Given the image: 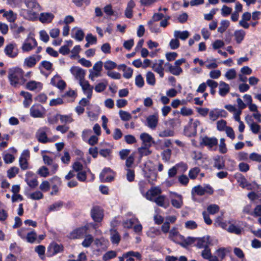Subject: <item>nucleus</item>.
<instances>
[{
	"instance_id": "nucleus-1",
	"label": "nucleus",
	"mask_w": 261,
	"mask_h": 261,
	"mask_svg": "<svg viewBox=\"0 0 261 261\" xmlns=\"http://www.w3.org/2000/svg\"><path fill=\"white\" fill-rule=\"evenodd\" d=\"M8 78L10 85L14 87L23 85L27 81L24 78L23 70L18 67L9 69Z\"/></svg>"
},
{
	"instance_id": "nucleus-2",
	"label": "nucleus",
	"mask_w": 261,
	"mask_h": 261,
	"mask_svg": "<svg viewBox=\"0 0 261 261\" xmlns=\"http://www.w3.org/2000/svg\"><path fill=\"white\" fill-rule=\"evenodd\" d=\"M24 3L28 8L23 10L25 13L24 17L30 20H35L38 18V12L40 10V6L36 0H24Z\"/></svg>"
},
{
	"instance_id": "nucleus-3",
	"label": "nucleus",
	"mask_w": 261,
	"mask_h": 261,
	"mask_svg": "<svg viewBox=\"0 0 261 261\" xmlns=\"http://www.w3.org/2000/svg\"><path fill=\"white\" fill-rule=\"evenodd\" d=\"M48 130L49 128L48 127L46 126H44L40 128L37 131L36 134V137L40 143L44 144L54 141L52 139L49 138L47 136L46 133Z\"/></svg>"
},
{
	"instance_id": "nucleus-4",
	"label": "nucleus",
	"mask_w": 261,
	"mask_h": 261,
	"mask_svg": "<svg viewBox=\"0 0 261 261\" xmlns=\"http://www.w3.org/2000/svg\"><path fill=\"white\" fill-rule=\"evenodd\" d=\"M192 194L195 193L197 195L202 196L205 193L212 194L213 193L212 188L209 186L202 187L200 185L194 187L192 190Z\"/></svg>"
},
{
	"instance_id": "nucleus-5",
	"label": "nucleus",
	"mask_w": 261,
	"mask_h": 261,
	"mask_svg": "<svg viewBox=\"0 0 261 261\" xmlns=\"http://www.w3.org/2000/svg\"><path fill=\"white\" fill-rule=\"evenodd\" d=\"M4 53L8 57L14 58L18 54V49L16 44L9 43L4 48Z\"/></svg>"
},
{
	"instance_id": "nucleus-6",
	"label": "nucleus",
	"mask_w": 261,
	"mask_h": 261,
	"mask_svg": "<svg viewBox=\"0 0 261 261\" xmlns=\"http://www.w3.org/2000/svg\"><path fill=\"white\" fill-rule=\"evenodd\" d=\"M44 114V109L40 105H34L30 108V115L34 118H42Z\"/></svg>"
},
{
	"instance_id": "nucleus-7",
	"label": "nucleus",
	"mask_w": 261,
	"mask_h": 261,
	"mask_svg": "<svg viewBox=\"0 0 261 261\" xmlns=\"http://www.w3.org/2000/svg\"><path fill=\"white\" fill-rule=\"evenodd\" d=\"M88 228L87 226L76 228L70 233L69 237L71 239L83 238L87 233Z\"/></svg>"
},
{
	"instance_id": "nucleus-8",
	"label": "nucleus",
	"mask_w": 261,
	"mask_h": 261,
	"mask_svg": "<svg viewBox=\"0 0 261 261\" xmlns=\"http://www.w3.org/2000/svg\"><path fill=\"white\" fill-rule=\"evenodd\" d=\"M82 90L88 99H90L92 95L93 87L90 85L89 82L86 80L79 82Z\"/></svg>"
},
{
	"instance_id": "nucleus-9",
	"label": "nucleus",
	"mask_w": 261,
	"mask_h": 261,
	"mask_svg": "<svg viewBox=\"0 0 261 261\" xmlns=\"http://www.w3.org/2000/svg\"><path fill=\"white\" fill-rule=\"evenodd\" d=\"M200 144L201 145L207 146L208 148H212L218 144V140L215 137H208L205 136L200 138Z\"/></svg>"
},
{
	"instance_id": "nucleus-10",
	"label": "nucleus",
	"mask_w": 261,
	"mask_h": 261,
	"mask_svg": "<svg viewBox=\"0 0 261 261\" xmlns=\"http://www.w3.org/2000/svg\"><path fill=\"white\" fill-rule=\"evenodd\" d=\"M37 45L35 39L33 37H28L23 43L22 50L23 52H28L32 50Z\"/></svg>"
},
{
	"instance_id": "nucleus-11",
	"label": "nucleus",
	"mask_w": 261,
	"mask_h": 261,
	"mask_svg": "<svg viewBox=\"0 0 261 261\" xmlns=\"http://www.w3.org/2000/svg\"><path fill=\"white\" fill-rule=\"evenodd\" d=\"M70 71L72 74L77 80L79 81V82L85 80V71L81 68L77 66H73L70 68Z\"/></svg>"
},
{
	"instance_id": "nucleus-12",
	"label": "nucleus",
	"mask_w": 261,
	"mask_h": 261,
	"mask_svg": "<svg viewBox=\"0 0 261 261\" xmlns=\"http://www.w3.org/2000/svg\"><path fill=\"white\" fill-rule=\"evenodd\" d=\"M91 217L94 221L100 222L103 217V211L98 206H94L91 210Z\"/></svg>"
},
{
	"instance_id": "nucleus-13",
	"label": "nucleus",
	"mask_w": 261,
	"mask_h": 261,
	"mask_svg": "<svg viewBox=\"0 0 261 261\" xmlns=\"http://www.w3.org/2000/svg\"><path fill=\"white\" fill-rule=\"evenodd\" d=\"M159 122V115L154 114L148 116L146 118V125L152 129H154L158 125Z\"/></svg>"
},
{
	"instance_id": "nucleus-14",
	"label": "nucleus",
	"mask_w": 261,
	"mask_h": 261,
	"mask_svg": "<svg viewBox=\"0 0 261 261\" xmlns=\"http://www.w3.org/2000/svg\"><path fill=\"white\" fill-rule=\"evenodd\" d=\"M43 87V84L39 82L35 81H30L26 84L25 88L33 91L39 92L41 90Z\"/></svg>"
},
{
	"instance_id": "nucleus-15",
	"label": "nucleus",
	"mask_w": 261,
	"mask_h": 261,
	"mask_svg": "<svg viewBox=\"0 0 261 261\" xmlns=\"http://www.w3.org/2000/svg\"><path fill=\"white\" fill-rule=\"evenodd\" d=\"M179 167H182L184 171H186L187 168V165L183 163H180L176 164L175 166L169 169L168 172V175L169 178L174 177L177 173V170Z\"/></svg>"
},
{
	"instance_id": "nucleus-16",
	"label": "nucleus",
	"mask_w": 261,
	"mask_h": 261,
	"mask_svg": "<svg viewBox=\"0 0 261 261\" xmlns=\"http://www.w3.org/2000/svg\"><path fill=\"white\" fill-rule=\"evenodd\" d=\"M41 59L40 55H33L26 58L24 61V65L28 67H32L34 66L36 63Z\"/></svg>"
},
{
	"instance_id": "nucleus-17",
	"label": "nucleus",
	"mask_w": 261,
	"mask_h": 261,
	"mask_svg": "<svg viewBox=\"0 0 261 261\" xmlns=\"http://www.w3.org/2000/svg\"><path fill=\"white\" fill-rule=\"evenodd\" d=\"M50 83L59 89L63 90L65 89L66 84L58 75H55L51 80Z\"/></svg>"
},
{
	"instance_id": "nucleus-18",
	"label": "nucleus",
	"mask_w": 261,
	"mask_h": 261,
	"mask_svg": "<svg viewBox=\"0 0 261 261\" xmlns=\"http://www.w3.org/2000/svg\"><path fill=\"white\" fill-rule=\"evenodd\" d=\"M227 253L226 248H220L215 252L216 255H214L211 261H222L225 257Z\"/></svg>"
},
{
	"instance_id": "nucleus-19",
	"label": "nucleus",
	"mask_w": 261,
	"mask_h": 261,
	"mask_svg": "<svg viewBox=\"0 0 261 261\" xmlns=\"http://www.w3.org/2000/svg\"><path fill=\"white\" fill-rule=\"evenodd\" d=\"M209 236L203 237L197 240L196 246L199 248H205L211 244Z\"/></svg>"
},
{
	"instance_id": "nucleus-20",
	"label": "nucleus",
	"mask_w": 261,
	"mask_h": 261,
	"mask_svg": "<svg viewBox=\"0 0 261 261\" xmlns=\"http://www.w3.org/2000/svg\"><path fill=\"white\" fill-rule=\"evenodd\" d=\"M230 91L229 85L224 82L221 81L219 85V94L221 96H225Z\"/></svg>"
},
{
	"instance_id": "nucleus-21",
	"label": "nucleus",
	"mask_w": 261,
	"mask_h": 261,
	"mask_svg": "<svg viewBox=\"0 0 261 261\" xmlns=\"http://www.w3.org/2000/svg\"><path fill=\"white\" fill-rule=\"evenodd\" d=\"M25 181L28 185V186L32 188H35L38 184V180L36 177H33V174L31 173H28L27 174V177L25 179Z\"/></svg>"
},
{
	"instance_id": "nucleus-22",
	"label": "nucleus",
	"mask_w": 261,
	"mask_h": 261,
	"mask_svg": "<svg viewBox=\"0 0 261 261\" xmlns=\"http://www.w3.org/2000/svg\"><path fill=\"white\" fill-rule=\"evenodd\" d=\"M245 35L246 32L244 30L242 29L236 30L234 32L233 36L236 43L238 44H241L244 39Z\"/></svg>"
},
{
	"instance_id": "nucleus-23",
	"label": "nucleus",
	"mask_w": 261,
	"mask_h": 261,
	"mask_svg": "<svg viewBox=\"0 0 261 261\" xmlns=\"http://www.w3.org/2000/svg\"><path fill=\"white\" fill-rule=\"evenodd\" d=\"M161 193L160 189L157 188H152L148 190L146 193V198L150 201H153L154 197Z\"/></svg>"
},
{
	"instance_id": "nucleus-24",
	"label": "nucleus",
	"mask_w": 261,
	"mask_h": 261,
	"mask_svg": "<svg viewBox=\"0 0 261 261\" xmlns=\"http://www.w3.org/2000/svg\"><path fill=\"white\" fill-rule=\"evenodd\" d=\"M20 95L24 98L23 102L24 107L28 108L32 102V95L30 93L24 91H21Z\"/></svg>"
},
{
	"instance_id": "nucleus-25",
	"label": "nucleus",
	"mask_w": 261,
	"mask_h": 261,
	"mask_svg": "<svg viewBox=\"0 0 261 261\" xmlns=\"http://www.w3.org/2000/svg\"><path fill=\"white\" fill-rule=\"evenodd\" d=\"M140 139L142 141L144 146H150L153 140L152 137L147 133H142L140 136Z\"/></svg>"
},
{
	"instance_id": "nucleus-26",
	"label": "nucleus",
	"mask_w": 261,
	"mask_h": 261,
	"mask_svg": "<svg viewBox=\"0 0 261 261\" xmlns=\"http://www.w3.org/2000/svg\"><path fill=\"white\" fill-rule=\"evenodd\" d=\"M54 18V15L51 13H41L39 16V20L42 23H49Z\"/></svg>"
},
{
	"instance_id": "nucleus-27",
	"label": "nucleus",
	"mask_w": 261,
	"mask_h": 261,
	"mask_svg": "<svg viewBox=\"0 0 261 261\" xmlns=\"http://www.w3.org/2000/svg\"><path fill=\"white\" fill-rule=\"evenodd\" d=\"M110 239L113 244L118 245L120 242L121 237L116 230L111 229L110 230Z\"/></svg>"
},
{
	"instance_id": "nucleus-28",
	"label": "nucleus",
	"mask_w": 261,
	"mask_h": 261,
	"mask_svg": "<svg viewBox=\"0 0 261 261\" xmlns=\"http://www.w3.org/2000/svg\"><path fill=\"white\" fill-rule=\"evenodd\" d=\"M135 6V3L133 0H130L127 3V7L125 10V16L130 18L133 16V9Z\"/></svg>"
},
{
	"instance_id": "nucleus-29",
	"label": "nucleus",
	"mask_w": 261,
	"mask_h": 261,
	"mask_svg": "<svg viewBox=\"0 0 261 261\" xmlns=\"http://www.w3.org/2000/svg\"><path fill=\"white\" fill-rule=\"evenodd\" d=\"M168 232L169 233V238L174 242H176V238L177 237H179L181 240L184 239V237L179 234L177 229L175 227L172 228Z\"/></svg>"
},
{
	"instance_id": "nucleus-30",
	"label": "nucleus",
	"mask_w": 261,
	"mask_h": 261,
	"mask_svg": "<svg viewBox=\"0 0 261 261\" xmlns=\"http://www.w3.org/2000/svg\"><path fill=\"white\" fill-rule=\"evenodd\" d=\"M190 36V34L188 31L181 32L180 31H175L174 32V37L177 39L185 40Z\"/></svg>"
},
{
	"instance_id": "nucleus-31",
	"label": "nucleus",
	"mask_w": 261,
	"mask_h": 261,
	"mask_svg": "<svg viewBox=\"0 0 261 261\" xmlns=\"http://www.w3.org/2000/svg\"><path fill=\"white\" fill-rule=\"evenodd\" d=\"M111 171L110 168H105L99 175V177L101 181L107 182L111 181L113 179L112 176H107L105 177L106 174Z\"/></svg>"
},
{
	"instance_id": "nucleus-32",
	"label": "nucleus",
	"mask_w": 261,
	"mask_h": 261,
	"mask_svg": "<svg viewBox=\"0 0 261 261\" xmlns=\"http://www.w3.org/2000/svg\"><path fill=\"white\" fill-rule=\"evenodd\" d=\"M146 80L147 83L152 86L155 85L156 80L154 74L151 71H148L146 74Z\"/></svg>"
},
{
	"instance_id": "nucleus-33",
	"label": "nucleus",
	"mask_w": 261,
	"mask_h": 261,
	"mask_svg": "<svg viewBox=\"0 0 261 261\" xmlns=\"http://www.w3.org/2000/svg\"><path fill=\"white\" fill-rule=\"evenodd\" d=\"M214 167L219 170L225 168V161L222 157L218 156L215 159Z\"/></svg>"
},
{
	"instance_id": "nucleus-34",
	"label": "nucleus",
	"mask_w": 261,
	"mask_h": 261,
	"mask_svg": "<svg viewBox=\"0 0 261 261\" xmlns=\"http://www.w3.org/2000/svg\"><path fill=\"white\" fill-rule=\"evenodd\" d=\"M166 65L169 66V71L175 75H178L182 72V70L180 67L173 66L169 63H166Z\"/></svg>"
},
{
	"instance_id": "nucleus-35",
	"label": "nucleus",
	"mask_w": 261,
	"mask_h": 261,
	"mask_svg": "<svg viewBox=\"0 0 261 261\" xmlns=\"http://www.w3.org/2000/svg\"><path fill=\"white\" fill-rule=\"evenodd\" d=\"M149 147L144 146L138 148V151L140 158L148 155L151 153L152 151L149 149Z\"/></svg>"
},
{
	"instance_id": "nucleus-36",
	"label": "nucleus",
	"mask_w": 261,
	"mask_h": 261,
	"mask_svg": "<svg viewBox=\"0 0 261 261\" xmlns=\"http://www.w3.org/2000/svg\"><path fill=\"white\" fill-rule=\"evenodd\" d=\"M171 202L173 206L180 208L183 205L182 196H178V198H171Z\"/></svg>"
},
{
	"instance_id": "nucleus-37",
	"label": "nucleus",
	"mask_w": 261,
	"mask_h": 261,
	"mask_svg": "<svg viewBox=\"0 0 261 261\" xmlns=\"http://www.w3.org/2000/svg\"><path fill=\"white\" fill-rule=\"evenodd\" d=\"M208 118L211 122L217 120L219 117L218 109L215 108L209 111Z\"/></svg>"
},
{
	"instance_id": "nucleus-38",
	"label": "nucleus",
	"mask_w": 261,
	"mask_h": 261,
	"mask_svg": "<svg viewBox=\"0 0 261 261\" xmlns=\"http://www.w3.org/2000/svg\"><path fill=\"white\" fill-rule=\"evenodd\" d=\"M165 199L166 197L164 195H160L154 199L152 201L155 202L159 206L166 208L167 205L165 204Z\"/></svg>"
},
{
	"instance_id": "nucleus-39",
	"label": "nucleus",
	"mask_w": 261,
	"mask_h": 261,
	"mask_svg": "<svg viewBox=\"0 0 261 261\" xmlns=\"http://www.w3.org/2000/svg\"><path fill=\"white\" fill-rule=\"evenodd\" d=\"M3 16L6 17L7 19L10 22H13L16 19L17 15L12 10L7 11L3 14Z\"/></svg>"
},
{
	"instance_id": "nucleus-40",
	"label": "nucleus",
	"mask_w": 261,
	"mask_h": 261,
	"mask_svg": "<svg viewBox=\"0 0 261 261\" xmlns=\"http://www.w3.org/2000/svg\"><path fill=\"white\" fill-rule=\"evenodd\" d=\"M138 222V219L136 218H132L130 219L124 220L122 224L124 227L126 228H130L132 227L134 224Z\"/></svg>"
},
{
	"instance_id": "nucleus-41",
	"label": "nucleus",
	"mask_w": 261,
	"mask_h": 261,
	"mask_svg": "<svg viewBox=\"0 0 261 261\" xmlns=\"http://www.w3.org/2000/svg\"><path fill=\"white\" fill-rule=\"evenodd\" d=\"M37 240V234L35 231H31L27 234V237L25 239L28 243H33Z\"/></svg>"
},
{
	"instance_id": "nucleus-42",
	"label": "nucleus",
	"mask_w": 261,
	"mask_h": 261,
	"mask_svg": "<svg viewBox=\"0 0 261 261\" xmlns=\"http://www.w3.org/2000/svg\"><path fill=\"white\" fill-rule=\"evenodd\" d=\"M122 66L123 67V76L127 79H130L133 75V70L130 67H127L125 65H122Z\"/></svg>"
},
{
	"instance_id": "nucleus-43",
	"label": "nucleus",
	"mask_w": 261,
	"mask_h": 261,
	"mask_svg": "<svg viewBox=\"0 0 261 261\" xmlns=\"http://www.w3.org/2000/svg\"><path fill=\"white\" fill-rule=\"evenodd\" d=\"M229 21L227 20H223L220 22V26L218 28V32L223 33L229 26Z\"/></svg>"
},
{
	"instance_id": "nucleus-44",
	"label": "nucleus",
	"mask_w": 261,
	"mask_h": 261,
	"mask_svg": "<svg viewBox=\"0 0 261 261\" xmlns=\"http://www.w3.org/2000/svg\"><path fill=\"white\" fill-rule=\"evenodd\" d=\"M171 153L172 150L170 149L164 150L161 153L162 160L166 162H168L171 159Z\"/></svg>"
},
{
	"instance_id": "nucleus-45",
	"label": "nucleus",
	"mask_w": 261,
	"mask_h": 261,
	"mask_svg": "<svg viewBox=\"0 0 261 261\" xmlns=\"http://www.w3.org/2000/svg\"><path fill=\"white\" fill-rule=\"evenodd\" d=\"M201 256L203 258L208 259L209 261H211L212 258L214 256L212 255L211 250L208 247L204 248V250L201 252Z\"/></svg>"
},
{
	"instance_id": "nucleus-46",
	"label": "nucleus",
	"mask_w": 261,
	"mask_h": 261,
	"mask_svg": "<svg viewBox=\"0 0 261 261\" xmlns=\"http://www.w3.org/2000/svg\"><path fill=\"white\" fill-rule=\"evenodd\" d=\"M93 241V237L90 234H88L86 236V238L82 242V244L84 247H88L90 246Z\"/></svg>"
},
{
	"instance_id": "nucleus-47",
	"label": "nucleus",
	"mask_w": 261,
	"mask_h": 261,
	"mask_svg": "<svg viewBox=\"0 0 261 261\" xmlns=\"http://www.w3.org/2000/svg\"><path fill=\"white\" fill-rule=\"evenodd\" d=\"M238 178V181L239 183L240 186L243 188L247 187L249 186L246 179L242 174H240Z\"/></svg>"
},
{
	"instance_id": "nucleus-48",
	"label": "nucleus",
	"mask_w": 261,
	"mask_h": 261,
	"mask_svg": "<svg viewBox=\"0 0 261 261\" xmlns=\"http://www.w3.org/2000/svg\"><path fill=\"white\" fill-rule=\"evenodd\" d=\"M116 63L111 60H108L104 63V67L107 70H112L116 68Z\"/></svg>"
},
{
	"instance_id": "nucleus-49",
	"label": "nucleus",
	"mask_w": 261,
	"mask_h": 261,
	"mask_svg": "<svg viewBox=\"0 0 261 261\" xmlns=\"http://www.w3.org/2000/svg\"><path fill=\"white\" fill-rule=\"evenodd\" d=\"M152 69L156 72V73H159L160 77H163L164 75V68L163 67H161L160 66L158 65L157 64H153L152 66Z\"/></svg>"
},
{
	"instance_id": "nucleus-50",
	"label": "nucleus",
	"mask_w": 261,
	"mask_h": 261,
	"mask_svg": "<svg viewBox=\"0 0 261 261\" xmlns=\"http://www.w3.org/2000/svg\"><path fill=\"white\" fill-rule=\"evenodd\" d=\"M19 169L16 167H11L7 171L8 177L10 178H12L16 176L18 173Z\"/></svg>"
},
{
	"instance_id": "nucleus-51",
	"label": "nucleus",
	"mask_w": 261,
	"mask_h": 261,
	"mask_svg": "<svg viewBox=\"0 0 261 261\" xmlns=\"http://www.w3.org/2000/svg\"><path fill=\"white\" fill-rule=\"evenodd\" d=\"M117 256V253L114 251H109L106 252L102 256V259L107 261L110 259L113 258Z\"/></svg>"
},
{
	"instance_id": "nucleus-52",
	"label": "nucleus",
	"mask_w": 261,
	"mask_h": 261,
	"mask_svg": "<svg viewBox=\"0 0 261 261\" xmlns=\"http://www.w3.org/2000/svg\"><path fill=\"white\" fill-rule=\"evenodd\" d=\"M41 177H46L49 175V172L48 168L45 166H42L39 168L37 172Z\"/></svg>"
},
{
	"instance_id": "nucleus-53",
	"label": "nucleus",
	"mask_w": 261,
	"mask_h": 261,
	"mask_svg": "<svg viewBox=\"0 0 261 261\" xmlns=\"http://www.w3.org/2000/svg\"><path fill=\"white\" fill-rule=\"evenodd\" d=\"M120 117L123 121H128L132 118L131 115L127 112L120 110L119 112Z\"/></svg>"
},
{
	"instance_id": "nucleus-54",
	"label": "nucleus",
	"mask_w": 261,
	"mask_h": 261,
	"mask_svg": "<svg viewBox=\"0 0 261 261\" xmlns=\"http://www.w3.org/2000/svg\"><path fill=\"white\" fill-rule=\"evenodd\" d=\"M207 211L209 214L214 215L219 211V206L217 204H211L207 207Z\"/></svg>"
},
{
	"instance_id": "nucleus-55",
	"label": "nucleus",
	"mask_w": 261,
	"mask_h": 261,
	"mask_svg": "<svg viewBox=\"0 0 261 261\" xmlns=\"http://www.w3.org/2000/svg\"><path fill=\"white\" fill-rule=\"evenodd\" d=\"M227 231L230 233H233L236 234H239L241 232V229L239 227L233 224H231L227 228Z\"/></svg>"
},
{
	"instance_id": "nucleus-56",
	"label": "nucleus",
	"mask_w": 261,
	"mask_h": 261,
	"mask_svg": "<svg viewBox=\"0 0 261 261\" xmlns=\"http://www.w3.org/2000/svg\"><path fill=\"white\" fill-rule=\"evenodd\" d=\"M60 119L61 122L63 124L69 123L72 122V119L68 115H62L59 114V119Z\"/></svg>"
},
{
	"instance_id": "nucleus-57",
	"label": "nucleus",
	"mask_w": 261,
	"mask_h": 261,
	"mask_svg": "<svg viewBox=\"0 0 261 261\" xmlns=\"http://www.w3.org/2000/svg\"><path fill=\"white\" fill-rule=\"evenodd\" d=\"M135 84L139 88H142L144 85V81L141 74L137 75L135 77Z\"/></svg>"
},
{
	"instance_id": "nucleus-58",
	"label": "nucleus",
	"mask_w": 261,
	"mask_h": 261,
	"mask_svg": "<svg viewBox=\"0 0 261 261\" xmlns=\"http://www.w3.org/2000/svg\"><path fill=\"white\" fill-rule=\"evenodd\" d=\"M237 75V73L234 69H229L225 73V76L228 80H232L236 78Z\"/></svg>"
},
{
	"instance_id": "nucleus-59",
	"label": "nucleus",
	"mask_w": 261,
	"mask_h": 261,
	"mask_svg": "<svg viewBox=\"0 0 261 261\" xmlns=\"http://www.w3.org/2000/svg\"><path fill=\"white\" fill-rule=\"evenodd\" d=\"M200 172V169L198 167H195L191 169L189 172V176L191 179H195Z\"/></svg>"
},
{
	"instance_id": "nucleus-60",
	"label": "nucleus",
	"mask_w": 261,
	"mask_h": 261,
	"mask_svg": "<svg viewBox=\"0 0 261 261\" xmlns=\"http://www.w3.org/2000/svg\"><path fill=\"white\" fill-rule=\"evenodd\" d=\"M107 82L106 83H100L97 84L95 86V90L97 92H101L103 91L107 88Z\"/></svg>"
},
{
	"instance_id": "nucleus-61",
	"label": "nucleus",
	"mask_w": 261,
	"mask_h": 261,
	"mask_svg": "<svg viewBox=\"0 0 261 261\" xmlns=\"http://www.w3.org/2000/svg\"><path fill=\"white\" fill-rule=\"evenodd\" d=\"M40 39L45 43H47L49 39V35L45 30H41L39 32Z\"/></svg>"
},
{
	"instance_id": "nucleus-62",
	"label": "nucleus",
	"mask_w": 261,
	"mask_h": 261,
	"mask_svg": "<svg viewBox=\"0 0 261 261\" xmlns=\"http://www.w3.org/2000/svg\"><path fill=\"white\" fill-rule=\"evenodd\" d=\"M180 113L184 116H188L192 115L193 112L191 109L184 107L181 108Z\"/></svg>"
},
{
	"instance_id": "nucleus-63",
	"label": "nucleus",
	"mask_w": 261,
	"mask_h": 261,
	"mask_svg": "<svg viewBox=\"0 0 261 261\" xmlns=\"http://www.w3.org/2000/svg\"><path fill=\"white\" fill-rule=\"evenodd\" d=\"M232 12V9L226 5L223 6L221 8V15L224 16H227Z\"/></svg>"
},
{
	"instance_id": "nucleus-64",
	"label": "nucleus",
	"mask_w": 261,
	"mask_h": 261,
	"mask_svg": "<svg viewBox=\"0 0 261 261\" xmlns=\"http://www.w3.org/2000/svg\"><path fill=\"white\" fill-rule=\"evenodd\" d=\"M251 216L256 217L261 216V204L257 205L254 208Z\"/></svg>"
}]
</instances>
